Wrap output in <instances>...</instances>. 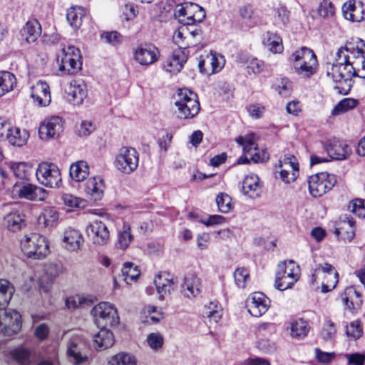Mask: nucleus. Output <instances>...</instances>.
<instances>
[{"mask_svg":"<svg viewBox=\"0 0 365 365\" xmlns=\"http://www.w3.org/2000/svg\"><path fill=\"white\" fill-rule=\"evenodd\" d=\"M323 280L322 282V292L327 293L334 289L339 281V274L336 270H334V274H328L322 277Z\"/></svg>","mask_w":365,"mask_h":365,"instance_id":"55","label":"nucleus"},{"mask_svg":"<svg viewBox=\"0 0 365 365\" xmlns=\"http://www.w3.org/2000/svg\"><path fill=\"white\" fill-rule=\"evenodd\" d=\"M131 227L128 222H123L122 227L118 230L116 246L122 250L128 247L133 240Z\"/></svg>","mask_w":365,"mask_h":365,"instance_id":"39","label":"nucleus"},{"mask_svg":"<svg viewBox=\"0 0 365 365\" xmlns=\"http://www.w3.org/2000/svg\"><path fill=\"white\" fill-rule=\"evenodd\" d=\"M115 343V337L111 331L103 328L93 336V346L97 351H103L111 347Z\"/></svg>","mask_w":365,"mask_h":365,"instance_id":"32","label":"nucleus"},{"mask_svg":"<svg viewBox=\"0 0 365 365\" xmlns=\"http://www.w3.org/2000/svg\"><path fill=\"white\" fill-rule=\"evenodd\" d=\"M96 297L92 294H76L68 297L66 300V305L68 309H76L86 307L93 304Z\"/></svg>","mask_w":365,"mask_h":365,"instance_id":"40","label":"nucleus"},{"mask_svg":"<svg viewBox=\"0 0 365 365\" xmlns=\"http://www.w3.org/2000/svg\"><path fill=\"white\" fill-rule=\"evenodd\" d=\"M59 212L54 207H46L43 209L39 217V223H43L46 227L53 226L58 222Z\"/></svg>","mask_w":365,"mask_h":365,"instance_id":"44","label":"nucleus"},{"mask_svg":"<svg viewBox=\"0 0 365 365\" xmlns=\"http://www.w3.org/2000/svg\"><path fill=\"white\" fill-rule=\"evenodd\" d=\"M239 15L240 17L247 21L250 25H255L259 19L257 11L253 5L247 4L239 8Z\"/></svg>","mask_w":365,"mask_h":365,"instance_id":"47","label":"nucleus"},{"mask_svg":"<svg viewBox=\"0 0 365 365\" xmlns=\"http://www.w3.org/2000/svg\"><path fill=\"white\" fill-rule=\"evenodd\" d=\"M15 292L13 284L6 279H0V309H5Z\"/></svg>","mask_w":365,"mask_h":365,"instance_id":"42","label":"nucleus"},{"mask_svg":"<svg viewBox=\"0 0 365 365\" xmlns=\"http://www.w3.org/2000/svg\"><path fill=\"white\" fill-rule=\"evenodd\" d=\"M11 356L19 365H28L29 363L30 354L26 349H16L11 351Z\"/></svg>","mask_w":365,"mask_h":365,"instance_id":"57","label":"nucleus"},{"mask_svg":"<svg viewBox=\"0 0 365 365\" xmlns=\"http://www.w3.org/2000/svg\"><path fill=\"white\" fill-rule=\"evenodd\" d=\"M21 248L28 257L36 259H43L49 253V246L46 238L37 233L24 236L21 240Z\"/></svg>","mask_w":365,"mask_h":365,"instance_id":"4","label":"nucleus"},{"mask_svg":"<svg viewBox=\"0 0 365 365\" xmlns=\"http://www.w3.org/2000/svg\"><path fill=\"white\" fill-rule=\"evenodd\" d=\"M289 11L284 6H279L274 9L273 22L275 26L282 28L289 22Z\"/></svg>","mask_w":365,"mask_h":365,"instance_id":"51","label":"nucleus"},{"mask_svg":"<svg viewBox=\"0 0 365 365\" xmlns=\"http://www.w3.org/2000/svg\"><path fill=\"white\" fill-rule=\"evenodd\" d=\"M133 57L141 66H150L158 61L160 51L152 43H142L134 49Z\"/></svg>","mask_w":365,"mask_h":365,"instance_id":"19","label":"nucleus"},{"mask_svg":"<svg viewBox=\"0 0 365 365\" xmlns=\"http://www.w3.org/2000/svg\"><path fill=\"white\" fill-rule=\"evenodd\" d=\"M275 89L281 96L287 97L292 91V83L287 78H282L277 81Z\"/></svg>","mask_w":365,"mask_h":365,"instance_id":"64","label":"nucleus"},{"mask_svg":"<svg viewBox=\"0 0 365 365\" xmlns=\"http://www.w3.org/2000/svg\"><path fill=\"white\" fill-rule=\"evenodd\" d=\"M216 205L219 212L227 214L234 207L231 197L225 192H220L215 198Z\"/></svg>","mask_w":365,"mask_h":365,"instance_id":"48","label":"nucleus"},{"mask_svg":"<svg viewBox=\"0 0 365 365\" xmlns=\"http://www.w3.org/2000/svg\"><path fill=\"white\" fill-rule=\"evenodd\" d=\"M225 64L224 56L215 52H210L205 56H201L198 67L200 71L206 75L220 72Z\"/></svg>","mask_w":365,"mask_h":365,"instance_id":"18","label":"nucleus"},{"mask_svg":"<svg viewBox=\"0 0 365 365\" xmlns=\"http://www.w3.org/2000/svg\"><path fill=\"white\" fill-rule=\"evenodd\" d=\"M299 267L292 260L281 262L276 273L274 287L284 291L290 289L297 282Z\"/></svg>","mask_w":365,"mask_h":365,"instance_id":"6","label":"nucleus"},{"mask_svg":"<svg viewBox=\"0 0 365 365\" xmlns=\"http://www.w3.org/2000/svg\"><path fill=\"white\" fill-rule=\"evenodd\" d=\"M105 188L104 180L101 176L89 178L85 185L86 195L94 201H98L102 199Z\"/></svg>","mask_w":365,"mask_h":365,"instance_id":"27","label":"nucleus"},{"mask_svg":"<svg viewBox=\"0 0 365 365\" xmlns=\"http://www.w3.org/2000/svg\"><path fill=\"white\" fill-rule=\"evenodd\" d=\"M336 334L335 324L331 320H326L323 324L321 336L324 341H332Z\"/></svg>","mask_w":365,"mask_h":365,"instance_id":"58","label":"nucleus"},{"mask_svg":"<svg viewBox=\"0 0 365 365\" xmlns=\"http://www.w3.org/2000/svg\"><path fill=\"white\" fill-rule=\"evenodd\" d=\"M138 163L139 154L135 148L122 147L115 156V166L120 172L130 174L137 169Z\"/></svg>","mask_w":365,"mask_h":365,"instance_id":"10","label":"nucleus"},{"mask_svg":"<svg viewBox=\"0 0 365 365\" xmlns=\"http://www.w3.org/2000/svg\"><path fill=\"white\" fill-rule=\"evenodd\" d=\"M29 138V133L27 130L13 126L4 141H7L11 145L21 147L27 143Z\"/></svg>","mask_w":365,"mask_h":365,"instance_id":"35","label":"nucleus"},{"mask_svg":"<svg viewBox=\"0 0 365 365\" xmlns=\"http://www.w3.org/2000/svg\"><path fill=\"white\" fill-rule=\"evenodd\" d=\"M359 104V101L351 98H344L340 101L334 108L331 114L337 115L346 113L356 108Z\"/></svg>","mask_w":365,"mask_h":365,"instance_id":"50","label":"nucleus"},{"mask_svg":"<svg viewBox=\"0 0 365 365\" xmlns=\"http://www.w3.org/2000/svg\"><path fill=\"white\" fill-rule=\"evenodd\" d=\"M242 190L245 195L250 197L258 196L260 192L258 176L253 174L247 175L242 182Z\"/></svg>","mask_w":365,"mask_h":365,"instance_id":"36","label":"nucleus"},{"mask_svg":"<svg viewBox=\"0 0 365 365\" xmlns=\"http://www.w3.org/2000/svg\"><path fill=\"white\" fill-rule=\"evenodd\" d=\"M101 39L112 46L119 45L123 42V36L118 31H106L101 34Z\"/></svg>","mask_w":365,"mask_h":365,"instance_id":"62","label":"nucleus"},{"mask_svg":"<svg viewBox=\"0 0 365 365\" xmlns=\"http://www.w3.org/2000/svg\"><path fill=\"white\" fill-rule=\"evenodd\" d=\"M175 16L181 24L189 27L202 21L205 18V11L196 4L186 2L176 6Z\"/></svg>","mask_w":365,"mask_h":365,"instance_id":"7","label":"nucleus"},{"mask_svg":"<svg viewBox=\"0 0 365 365\" xmlns=\"http://www.w3.org/2000/svg\"><path fill=\"white\" fill-rule=\"evenodd\" d=\"M290 331V334L292 338L301 339L307 335L309 331V327L307 322L299 319L291 324Z\"/></svg>","mask_w":365,"mask_h":365,"instance_id":"46","label":"nucleus"},{"mask_svg":"<svg viewBox=\"0 0 365 365\" xmlns=\"http://www.w3.org/2000/svg\"><path fill=\"white\" fill-rule=\"evenodd\" d=\"M344 18L354 22H361L365 19V4L360 1L349 0L342 6Z\"/></svg>","mask_w":365,"mask_h":365,"instance_id":"23","label":"nucleus"},{"mask_svg":"<svg viewBox=\"0 0 365 365\" xmlns=\"http://www.w3.org/2000/svg\"><path fill=\"white\" fill-rule=\"evenodd\" d=\"M289 61L294 72L303 78H309L316 72L317 56L310 48H300L291 55Z\"/></svg>","mask_w":365,"mask_h":365,"instance_id":"1","label":"nucleus"},{"mask_svg":"<svg viewBox=\"0 0 365 365\" xmlns=\"http://www.w3.org/2000/svg\"><path fill=\"white\" fill-rule=\"evenodd\" d=\"M341 301L346 309L351 312L357 311L363 303L361 293L354 287H348L341 294Z\"/></svg>","mask_w":365,"mask_h":365,"instance_id":"26","label":"nucleus"},{"mask_svg":"<svg viewBox=\"0 0 365 365\" xmlns=\"http://www.w3.org/2000/svg\"><path fill=\"white\" fill-rule=\"evenodd\" d=\"M86 232L91 242L96 246L105 245L110 240V232L103 220L91 221L86 226Z\"/></svg>","mask_w":365,"mask_h":365,"instance_id":"14","label":"nucleus"},{"mask_svg":"<svg viewBox=\"0 0 365 365\" xmlns=\"http://www.w3.org/2000/svg\"><path fill=\"white\" fill-rule=\"evenodd\" d=\"M21 328V316L16 310H8L0 315V332L5 336L17 334Z\"/></svg>","mask_w":365,"mask_h":365,"instance_id":"16","label":"nucleus"},{"mask_svg":"<svg viewBox=\"0 0 365 365\" xmlns=\"http://www.w3.org/2000/svg\"><path fill=\"white\" fill-rule=\"evenodd\" d=\"M335 268L329 263L318 264L314 269L311 276V283L312 284H318V277L319 275H327L328 274H334Z\"/></svg>","mask_w":365,"mask_h":365,"instance_id":"53","label":"nucleus"},{"mask_svg":"<svg viewBox=\"0 0 365 365\" xmlns=\"http://www.w3.org/2000/svg\"><path fill=\"white\" fill-rule=\"evenodd\" d=\"M31 96L38 106L41 107L48 106L51 101L49 86L45 81H38L31 87Z\"/></svg>","mask_w":365,"mask_h":365,"instance_id":"25","label":"nucleus"},{"mask_svg":"<svg viewBox=\"0 0 365 365\" xmlns=\"http://www.w3.org/2000/svg\"><path fill=\"white\" fill-rule=\"evenodd\" d=\"M352 69V64L343 66L342 63H333L330 68H327V74L335 82L334 89L338 93L346 95L351 91L353 86Z\"/></svg>","mask_w":365,"mask_h":365,"instance_id":"3","label":"nucleus"},{"mask_svg":"<svg viewBox=\"0 0 365 365\" xmlns=\"http://www.w3.org/2000/svg\"><path fill=\"white\" fill-rule=\"evenodd\" d=\"M363 329L359 320H355L346 327V334L348 336L357 339L362 335Z\"/></svg>","mask_w":365,"mask_h":365,"instance_id":"63","label":"nucleus"},{"mask_svg":"<svg viewBox=\"0 0 365 365\" xmlns=\"http://www.w3.org/2000/svg\"><path fill=\"white\" fill-rule=\"evenodd\" d=\"M354 224L355 222L353 219L346 217V220L341 221L336 228V235L351 241L354 237Z\"/></svg>","mask_w":365,"mask_h":365,"instance_id":"41","label":"nucleus"},{"mask_svg":"<svg viewBox=\"0 0 365 365\" xmlns=\"http://www.w3.org/2000/svg\"><path fill=\"white\" fill-rule=\"evenodd\" d=\"M276 173H278L281 180L289 184L296 180L299 175V163L294 155H284L281 158L276 167Z\"/></svg>","mask_w":365,"mask_h":365,"instance_id":"12","label":"nucleus"},{"mask_svg":"<svg viewBox=\"0 0 365 365\" xmlns=\"http://www.w3.org/2000/svg\"><path fill=\"white\" fill-rule=\"evenodd\" d=\"M189 27L183 25L178 31L174 33L173 41L180 48H187L191 46L190 43L185 42L187 39Z\"/></svg>","mask_w":365,"mask_h":365,"instance_id":"56","label":"nucleus"},{"mask_svg":"<svg viewBox=\"0 0 365 365\" xmlns=\"http://www.w3.org/2000/svg\"><path fill=\"white\" fill-rule=\"evenodd\" d=\"M201 282L194 274H189L184 278L183 284L181 287V292L183 295L187 298H194L200 292Z\"/></svg>","mask_w":365,"mask_h":365,"instance_id":"30","label":"nucleus"},{"mask_svg":"<svg viewBox=\"0 0 365 365\" xmlns=\"http://www.w3.org/2000/svg\"><path fill=\"white\" fill-rule=\"evenodd\" d=\"M41 34V26L36 19L28 21L21 30L22 39L27 43H34Z\"/></svg>","mask_w":365,"mask_h":365,"instance_id":"33","label":"nucleus"},{"mask_svg":"<svg viewBox=\"0 0 365 365\" xmlns=\"http://www.w3.org/2000/svg\"><path fill=\"white\" fill-rule=\"evenodd\" d=\"M323 147L330 159L344 160L351 153V148L345 142L336 138L327 140Z\"/></svg>","mask_w":365,"mask_h":365,"instance_id":"21","label":"nucleus"},{"mask_svg":"<svg viewBox=\"0 0 365 365\" xmlns=\"http://www.w3.org/2000/svg\"><path fill=\"white\" fill-rule=\"evenodd\" d=\"M233 277L235 279V284L239 288H244L246 285V282L250 277L249 271L244 267L237 268L234 273Z\"/></svg>","mask_w":365,"mask_h":365,"instance_id":"60","label":"nucleus"},{"mask_svg":"<svg viewBox=\"0 0 365 365\" xmlns=\"http://www.w3.org/2000/svg\"><path fill=\"white\" fill-rule=\"evenodd\" d=\"M154 284L161 300L174 289L173 277L169 272H160L155 277Z\"/></svg>","mask_w":365,"mask_h":365,"instance_id":"28","label":"nucleus"},{"mask_svg":"<svg viewBox=\"0 0 365 365\" xmlns=\"http://www.w3.org/2000/svg\"><path fill=\"white\" fill-rule=\"evenodd\" d=\"M108 365H137V359L132 354L120 351L111 356Z\"/></svg>","mask_w":365,"mask_h":365,"instance_id":"45","label":"nucleus"},{"mask_svg":"<svg viewBox=\"0 0 365 365\" xmlns=\"http://www.w3.org/2000/svg\"><path fill=\"white\" fill-rule=\"evenodd\" d=\"M79 59L80 51L78 48L72 46L63 47L57 56L59 70L68 74L76 73L81 66Z\"/></svg>","mask_w":365,"mask_h":365,"instance_id":"11","label":"nucleus"},{"mask_svg":"<svg viewBox=\"0 0 365 365\" xmlns=\"http://www.w3.org/2000/svg\"><path fill=\"white\" fill-rule=\"evenodd\" d=\"M348 210L359 217H365V200L355 199L348 205Z\"/></svg>","mask_w":365,"mask_h":365,"instance_id":"59","label":"nucleus"},{"mask_svg":"<svg viewBox=\"0 0 365 365\" xmlns=\"http://www.w3.org/2000/svg\"><path fill=\"white\" fill-rule=\"evenodd\" d=\"M63 130V121L59 116H51L45 119L40 125L38 134L43 140L58 138Z\"/></svg>","mask_w":365,"mask_h":365,"instance_id":"17","label":"nucleus"},{"mask_svg":"<svg viewBox=\"0 0 365 365\" xmlns=\"http://www.w3.org/2000/svg\"><path fill=\"white\" fill-rule=\"evenodd\" d=\"M85 350L86 343L81 336L73 335L68 339L66 354L73 365H83L87 362L88 358Z\"/></svg>","mask_w":365,"mask_h":365,"instance_id":"13","label":"nucleus"},{"mask_svg":"<svg viewBox=\"0 0 365 365\" xmlns=\"http://www.w3.org/2000/svg\"><path fill=\"white\" fill-rule=\"evenodd\" d=\"M356 63L353 64L351 70L352 77L357 76L361 78H365V57L364 55L356 56Z\"/></svg>","mask_w":365,"mask_h":365,"instance_id":"61","label":"nucleus"},{"mask_svg":"<svg viewBox=\"0 0 365 365\" xmlns=\"http://www.w3.org/2000/svg\"><path fill=\"white\" fill-rule=\"evenodd\" d=\"M175 105L178 108V116L181 119L195 118L200 109L196 93L187 88L179 89Z\"/></svg>","mask_w":365,"mask_h":365,"instance_id":"2","label":"nucleus"},{"mask_svg":"<svg viewBox=\"0 0 365 365\" xmlns=\"http://www.w3.org/2000/svg\"><path fill=\"white\" fill-rule=\"evenodd\" d=\"M336 182L335 175L328 173H319L309 177L308 186L310 194L319 197L331 190Z\"/></svg>","mask_w":365,"mask_h":365,"instance_id":"9","label":"nucleus"},{"mask_svg":"<svg viewBox=\"0 0 365 365\" xmlns=\"http://www.w3.org/2000/svg\"><path fill=\"white\" fill-rule=\"evenodd\" d=\"M140 273L138 266L132 262L125 263L122 268V274L124 277V281L127 284L135 282L140 276Z\"/></svg>","mask_w":365,"mask_h":365,"instance_id":"52","label":"nucleus"},{"mask_svg":"<svg viewBox=\"0 0 365 365\" xmlns=\"http://www.w3.org/2000/svg\"><path fill=\"white\" fill-rule=\"evenodd\" d=\"M186 61L187 56L185 53L181 50H176L166 59L163 67L166 72L177 74L182 70Z\"/></svg>","mask_w":365,"mask_h":365,"instance_id":"29","label":"nucleus"},{"mask_svg":"<svg viewBox=\"0 0 365 365\" xmlns=\"http://www.w3.org/2000/svg\"><path fill=\"white\" fill-rule=\"evenodd\" d=\"M86 10L82 6L71 7L66 14L69 24L74 29H78L82 25L83 19L86 17Z\"/></svg>","mask_w":365,"mask_h":365,"instance_id":"38","label":"nucleus"},{"mask_svg":"<svg viewBox=\"0 0 365 365\" xmlns=\"http://www.w3.org/2000/svg\"><path fill=\"white\" fill-rule=\"evenodd\" d=\"M69 175L76 182L83 181L89 175V166L86 161L79 160L71 165Z\"/></svg>","mask_w":365,"mask_h":365,"instance_id":"34","label":"nucleus"},{"mask_svg":"<svg viewBox=\"0 0 365 365\" xmlns=\"http://www.w3.org/2000/svg\"><path fill=\"white\" fill-rule=\"evenodd\" d=\"M257 138L252 133L246 136H240L237 138V143L242 146L245 155H250V158L255 163H262L269 158V153L264 150L259 152L256 145Z\"/></svg>","mask_w":365,"mask_h":365,"instance_id":"15","label":"nucleus"},{"mask_svg":"<svg viewBox=\"0 0 365 365\" xmlns=\"http://www.w3.org/2000/svg\"><path fill=\"white\" fill-rule=\"evenodd\" d=\"M16 82V78L13 73L0 71V97L13 91Z\"/></svg>","mask_w":365,"mask_h":365,"instance_id":"43","label":"nucleus"},{"mask_svg":"<svg viewBox=\"0 0 365 365\" xmlns=\"http://www.w3.org/2000/svg\"><path fill=\"white\" fill-rule=\"evenodd\" d=\"M354 48L351 45L340 48L336 53L335 62L334 63L339 64V63H342L343 66L356 63L350 61V54L354 57Z\"/></svg>","mask_w":365,"mask_h":365,"instance_id":"49","label":"nucleus"},{"mask_svg":"<svg viewBox=\"0 0 365 365\" xmlns=\"http://www.w3.org/2000/svg\"><path fill=\"white\" fill-rule=\"evenodd\" d=\"M14 191L20 197L29 200L42 201L45 200L47 195L46 190L31 184L15 185Z\"/></svg>","mask_w":365,"mask_h":365,"instance_id":"24","label":"nucleus"},{"mask_svg":"<svg viewBox=\"0 0 365 365\" xmlns=\"http://www.w3.org/2000/svg\"><path fill=\"white\" fill-rule=\"evenodd\" d=\"M4 225L10 231L16 232L25 225L24 215L19 211L11 212L4 217Z\"/></svg>","mask_w":365,"mask_h":365,"instance_id":"37","label":"nucleus"},{"mask_svg":"<svg viewBox=\"0 0 365 365\" xmlns=\"http://www.w3.org/2000/svg\"><path fill=\"white\" fill-rule=\"evenodd\" d=\"M63 242L67 250L74 251L78 250L82 246L83 237L78 230L68 227L64 231Z\"/></svg>","mask_w":365,"mask_h":365,"instance_id":"31","label":"nucleus"},{"mask_svg":"<svg viewBox=\"0 0 365 365\" xmlns=\"http://www.w3.org/2000/svg\"><path fill=\"white\" fill-rule=\"evenodd\" d=\"M248 312L255 317H259L265 314L270 307V299L262 292H255L248 303Z\"/></svg>","mask_w":365,"mask_h":365,"instance_id":"22","label":"nucleus"},{"mask_svg":"<svg viewBox=\"0 0 365 365\" xmlns=\"http://www.w3.org/2000/svg\"><path fill=\"white\" fill-rule=\"evenodd\" d=\"M91 314L98 327H115L119 324L117 309L109 302H102L95 305Z\"/></svg>","mask_w":365,"mask_h":365,"instance_id":"5","label":"nucleus"},{"mask_svg":"<svg viewBox=\"0 0 365 365\" xmlns=\"http://www.w3.org/2000/svg\"><path fill=\"white\" fill-rule=\"evenodd\" d=\"M266 36V44L269 50L274 53H281L283 51L282 38L276 34L270 32H267Z\"/></svg>","mask_w":365,"mask_h":365,"instance_id":"54","label":"nucleus"},{"mask_svg":"<svg viewBox=\"0 0 365 365\" xmlns=\"http://www.w3.org/2000/svg\"><path fill=\"white\" fill-rule=\"evenodd\" d=\"M66 98L74 106L82 104L87 96V86L82 79L72 80L65 90Z\"/></svg>","mask_w":365,"mask_h":365,"instance_id":"20","label":"nucleus"},{"mask_svg":"<svg viewBox=\"0 0 365 365\" xmlns=\"http://www.w3.org/2000/svg\"><path fill=\"white\" fill-rule=\"evenodd\" d=\"M36 176L40 184L49 188L58 187L62 182L60 169L53 163L43 162L38 164Z\"/></svg>","mask_w":365,"mask_h":365,"instance_id":"8","label":"nucleus"}]
</instances>
